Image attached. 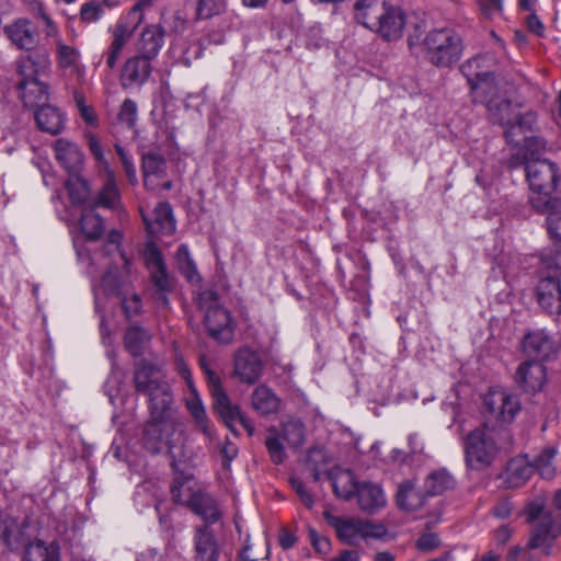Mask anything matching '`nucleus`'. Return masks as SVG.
Segmentation results:
<instances>
[{
    "label": "nucleus",
    "instance_id": "nucleus-21",
    "mask_svg": "<svg viewBox=\"0 0 561 561\" xmlns=\"http://www.w3.org/2000/svg\"><path fill=\"white\" fill-rule=\"evenodd\" d=\"M534 473L533 462L526 455L512 458L502 474L503 483L511 489L524 486Z\"/></svg>",
    "mask_w": 561,
    "mask_h": 561
},
{
    "label": "nucleus",
    "instance_id": "nucleus-57",
    "mask_svg": "<svg viewBox=\"0 0 561 561\" xmlns=\"http://www.w3.org/2000/svg\"><path fill=\"white\" fill-rule=\"evenodd\" d=\"M85 137H87V141H88L89 150L91 151V153L95 158V160L103 164V169L105 170V163H107V161L105 160L100 140L91 131L87 133Z\"/></svg>",
    "mask_w": 561,
    "mask_h": 561
},
{
    "label": "nucleus",
    "instance_id": "nucleus-55",
    "mask_svg": "<svg viewBox=\"0 0 561 561\" xmlns=\"http://www.w3.org/2000/svg\"><path fill=\"white\" fill-rule=\"evenodd\" d=\"M184 254L186 256V263L181 268L185 274L186 278L191 282H198L201 279L199 274L197 273L196 266L194 262L188 257V249L186 245L182 244L179 248V255Z\"/></svg>",
    "mask_w": 561,
    "mask_h": 561
},
{
    "label": "nucleus",
    "instance_id": "nucleus-43",
    "mask_svg": "<svg viewBox=\"0 0 561 561\" xmlns=\"http://www.w3.org/2000/svg\"><path fill=\"white\" fill-rule=\"evenodd\" d=\"M557 454L554 448L543 449L533 462L534 471L536 470L543 479H551L554 477L556 469L553 467V458Z\"/></svg>",
    "mask_w": 561,
    "mask_h": 561
},
{
    "label": "nucleus",
    "instance_id": "nucleus-52",
    "mask_svg": "<svg viewBox=\"0 0 561 561\" xmlns=\"http://www.w3.org/2000/svg\"><path fill=\"white\" fill-rule=\"evenodd\" d=\"M115 150L121 159L126 176L131 184H135L137 182V175L131 157H129L124 148L118 144L115 145Z\"/></svg>",
    "mask_w": 561,
    "mask_h": 561
},
{
    "label": "nucleus",
    "instance_id": "nucleus-28",
    "mask_svg": "<svg viewBox=\"0 0 561 561\" xmlns=\"http://www.w3.org/2000/svg\"><path fill=\"white\" fill-rule=\"evenodd\" d=\"M35 121L41 130L50 135H58L64 129V117L55 106L44 103L35 107Z\"/></svg>",
    "mask_w": 561,
    "mask_h": 561
},
{
    "label": "nucleus",
    "instance_id": "nucleus-62",
    "mask_svg": "<svg viewBox=\"0 0 561 561\" xmlns=\"http://www.w3.org/2000/svg\"><path fill=\"white\" fill-rule=\"evenodd\" d=\"M311 542L313 548L320 553H327L330 549V541L325 537H320L316 533H311Z\"/></svg>",
    "mask_w": 561,
    "mask_h": 561
},
{
    "label": "nucleus",
    "instance_id": "nucleus-12",
    "mask_svg": "<svg viewBox=\"0 0 561 561\" xmlns=\"http://www.w3.org/2000/svg\"><path fill=\"white\" fill-rule=\"evenodd\" d=\"M489 115L493 123L507 126L508 129L504 131V136L508 142L518 144L519 139H514V136L523 133V122L519 116V112L506 99H501L494 104L490 105Z\"/></svg>",
    "mask_w": 561,
    "mask_h": 561
},
{
    "label": "nucleus",
    "instance_id": "nucleus-38",
    "mask_svg": "<svg viewBox=\"0 0 561 561\" xmlns=\"http://www.w3.org/2000/svg\"><path fill=\"white\" fill-rule=\"evenodd\" d=\"M90 208L81 215L80 228L85 238L90 241L99 240L104 232V222L102 217Z\"/></svg>",
    "mask_w": 561,
    "mask_h": 561
},
{
    "label": "nucleus",
    "instance_id": "nucleus-10",
    "mask_svg": "<svg viewBox=\"0 0 561 561\" xmlns=\"http://www.w3.org/2000/svg\"><path fill=\"white\" fill-rule=\"evenodd\" d=\"M561 535V513L548 512L535 523L527 547L529 549L542 548L549 556L554 539Z\"/></svg>",
    "mask_w": 561,
    "mask_h": 561
},
{
    "label": "nucleus",
    "instance_id": "nucleus-58",
    "mask_svg": "<svg viewBox=\"0 0 561 561\" xmlns=\"http://www.w3.org/2000/svg\"><path fill=\"white\" fill-rule=\"evenodd\" d=\"M30 21L26 19H19L13 24L7 25L4 31L7 35H31L32 32L28 27Z\"/></svg>",
    "mask_w": 561,
    "mask_h": 561
},
{
    "label": "nucleus",
    "instance_id": "nucleus-3",
    "mask_svg": "<svg viewBox=\"0 0 561 561\" xmlns=\"http://www.w3.org/2000/svg\"><path fill=\"white\" fill-rule=\"evenodd\" d=\"M513 444V434L507 426L485 421L466 437V462L473 470H483L493 463L500 451L511 450Z\"/></svg>",
    "mask_w": 561,
    "mask_h": 561
},
{
    "label": "nucleus",
    "instance_id": "nucleus-24",
    "mask_svg": "<svg viewBox=\"0 0 561 561\" xmlns=\"http://www.w3.org/2000/svg\"><path fill=\"white\" fill-rule=\"evenodd\" d=\"M356 495L359 508L367 514H375L387 504L382 489L375 483L359 484Z\"/></svg>",
    "mask_w": 561,
    "mask_h": 561
},
{
    "label": "nucleus",
    "instance_id": "nucleus-7",
    "mask_svg": "<svg viewBox=\"0 0 561 561\" xmlns=\"http://www.w3.org/2000/svg\"><path fill=\"white\" fill-rule=\"evenodd\" d=\"M486 59L485 56H477L466 61L460 70L467 78L473 101L484 104L489 108L490 105L501 100V98L494 76L489 70H485L482 65Z\"/></svg>",
    "mask_w": 561,
    "mask_h": 561
},
{
    "label": "nucleus",
    "instance_id": "nucleus-35",
    "mask_svg": "<svg viewBox=\"0 0 561 561\" xmlns=\"http://www.w3.org/2000/svg\"><path fill=\"white\" fill-rule=\"evenodd\" d=\"M58 65L60 68L70 69L71 75H75L79 81L83 80L85 69L80 62L79 51L67 45L58 46Z\"/></svg>",
    "mask_w": 561,
    "mask_h": 561
},
{
    "label": "nucleus",
    "instance_id": "nucleus-30",
    "mask_svg": "<svg viewBox=\"0 0 561 561\" xmlns=\"http://www.w3.org/2000/svg\"><path fill=\"white\" fill-rule=\"evenodd\" d=\"M188 508L201 516L207 524H214L221 517L216 500L210 494L201 490H198L193 502L191 501Z\"/></svg>",
    "mask_w": 561,
    "mask_h": 561
},
{
    "label": "nucleus",
    "instance_id": "nucleus-56",
    "mask_svg": "<svg viewBox=\"0 0 561 561\" xmlns=\"http://www.w3.org/2000/svg\"><path fill=\"white\" fill-rule=\"evenodd\" d=\"M198 306L204 310L205 314L210 309H215V306H219L217 293L213 289H205L201 291L198 295Z\"/></svg>",
    "mask_w": 561,
    "mask_h": 561
},
{
    "label": "nucleus",
    "instance_id": "nucleus-36",
    "mask_svg": "<svg viewBox=\"0 0 561 561\" xmlns=\"http://www.w3.org/2000/svg\"><path fill=\"white\" fill-rule=\"evenodd\" d=\"M455 480L445 469L431 472L424 481V491L426 495L435 496L453 489Z\"/></svg>",
    "mask_w": 561,
    "mask_h": 561
},
{
    "label": "nucleus",
    "instance_id": "nucleus-16",
    "mask_svg": "<svg viewBox=\"0 0 561 561\" xmlns=\"http://www.w3.org/2000/svg\"><path fill=\"white\" fill-rule=\"evenodd\" d=\"M140 211L146 229L151 236L171 234L175 231V220L169 203H158L151 213H145L142 208Z\"/></svg>",
    "mask_w": 561,
    "mask_h": 561
},
{
    "label": "nucleus",
    "instance_id": "nucleus-1",
    "mask_svg": "<svg viewBox=\"0 0 561 561\" xmlns=\"http://www.w3.org/2000/svg\"><path fill=\"white\" fill-rule=\"evenodd\" d=\"M134 386L137 392L148 397L150 419L144 431V440L152 454L168 447L172 465L181 461L176 454L178 443L182 442V423L175 416L174 399L170 385L162 378L160 371L148 363H139L134 373Z\"/></svg>",
    "mask_w": 561,
    "mask_h": 561
},
{
    "label": "nucleus",
    "instance_id": "nucleus-49",
    "mask_svg": "<svg viewBox=\"0 0 561 561\" xmlns=\"http://www.w3.org/2000/svg\"><path fill=\"white\" fill-rule=\"evenodd\" d=\"M122 308L128 319L138 316L142 309V302L139 295L126 293L121 299Z\"/></svg>",
    "mask_w": 561,
    "mask_h": 561
},
{
    "label": "nucleus",
    "instance_id": "nucleus-46",
    "mask_svg": "<svg viewBox=\"0 0 561 561\" xmlns=\"http://www.w3.org/2000/svg\"><path fill=\"white\" fill-rule=\"evenodd\" d=\"M227 9V0H198L196 4V18L207 20L224 13Z\"/></svg>",
    "mask_w": 561,
    "mask_h": 561
},
{
    "label": "nucleus",
    "instance_id": "nucleus-40",
    "mask_svg": "<svg viewBox=\"0 0 561 561\" xmlns=\"http://www.w3.org/2000/svg\"><path fill=\"white\" fill-rule=\"evenodd\" d=\"M282 435L289 447L298 448L306 439L305 425L299 420H289L282 425Z\"/></svg>",
    "mask_w": 561,
    "mask_h": 561
},
{
    "label": "nucleus",
    "instance_id": "nucleus-26",
    "mask_svg": "<svg viewBox=\"0 0 561 561\" xmlns=\"http://www.w3.org/2000/svg\"><path fill=\"white\" fill-rule=\"evenodd\" d=\"M328 477L336 497L347 501L357 493L359 484L351 470L335 467L329 471Z\"/></svg>",
    "mask_w": 561,
    "mask_h": 561
},
{
    "label": "nucleus",
    "instance_id": "nucleus-32",
    "mask_svg": "<svg viewBox=\"0 0 561 561\" xmlns=\"http://www.w3.org/2000/svg\"><path fill=\"white\" fill-rule=\"evenodd\" d=\"M165 161L159 153L149 152L142 157L144 184L149 190H158L157 179L163 178Z\"/></svg>",
    "mask_w": 561,
    "mask_h": 561
},
{
    "label": "nucleus",
    "instance_id": "nucleus-54",
    "mask_svg": "<svg viewBox=\"0 0 561 561\" xmlns=\"http://www.w3.org/2000/svg\"><path fill=\"white\" fill-rule=\"evenodd\" d=\"M102 5L99 2H87L81 7L80 18L84 23H92L100 19Z\"/></svg>",
    "mask_w": 561,
    "mask_h": 561
},
{
    "label": "nucleus",
    "instance_id": "nucleus-34",
    "mask_svg": "<svg viewBox=\"0 0 561 561\" xmlns=\"http://www.w3.org/2000/svg\"><path fill=\"white\" fill-rule=\"evenodd\" d=\"M66 190L73 205H84L91 201L90 184L78 173L69 174V178L66 181Z\"/></svg>",
    "mask_w": 561,
    "mask_h": 561
},
{
    "label": "nucleus",
    "instance_id": "nucleus-27",
    "mask_svg": "<svg viewBox=\"0 0 561 561\" xmlns=\"http://www.w3.org/2000/svg\"><path fill=\"white\" fill-rule=\"evenodd\" d=\"M22 561H60V546L57 541L33 539L25 546Z\"/></svg>",
    "mask_w": 561,
    "mask_h": 561
},
{
    "label": "nucleus",
    "instance_id": "nucleus-31",
    "mask_svg": "<svg viewBox=\"0 0 561 561\" xmlns=\"http://www.w3.org/2000/svg\"><path fill=\"white\" fill-rule=\"evenodd\" d=\"M425 499V494L416 489L412 481L401 483L396 495L398 506L407 512H415L423 507Z\"/></svg>",
    "mask_w": 561,
    "mask_h": 561
},
{
    "label": "nucleus",
    "instance_id": "nucleus-8",
    "mask_svg": "<svg viewBox=\"0 0 561 561\" xmlns=\"http://www.w3.org/2000/svg\"><path fill=\"white\" fill-rule=\"evenodd\" d=\"M329 523L334 528L337 538L351 546H357L362 540L381 539L388 533L383 524L358 517L331 516Z\"/></svg>",
    "mask_w": 561,
    "mask_h": 561
},
{
    "label": "nucleus",
    "instance_id": "nucleus-29",
    "mask_svg": "<svg viewBox=\"0 0 561 561\" xmlns=\"http://www.w3.org/2000/svg\"><path fill=\"white\" fill-rule=\"evenodd\" d=\"M252 408L263 416L275 414L280 409V399L267 386L256 387L251 394Z\"/></svg>",
    "mask_w": 561,
    "mask_h": 561
},
{
    "label": "nucleus",
    "instance_id": "nucleus-4",
    "mask_svg": "<svg viewBox=\"0 0 561 561\" xmlns=\"http://www.w3.org/2000/svg\"><path fill=\"white\" fill-rule=\"evenodd\" d=\"M529 187L528 204L533 210L561 206V172L557 163L547 159H534L525 164Z\"/></svg>",
    "mask_w": 561,
    "mask_h": 561
},
{
    "label": "nucleus",
    "instance_id": "nucleus-39",
    "mask_svg": "<svg viewBox=\"0 0 561 561\" xmlns=\"http://www.w3.org/2000/svg\"><path fill=\"white\" fill-rule=\"evenodd\" d=\"M546 216V227L550 239L561 247V206L547 207L545 210H534Z\"/></svg>",
    "mask_w": 561,
    "mask_h": 561
},
{
    "label": "nucleus",
    "instance_id": "nucleus-64",
    "mask_svg": "<svg viewBox=\"0 0 561 561\" xmlns=\"http://www.w3.org/2000/svg\"><path fill=\"white\" fill-rule=\"evenodd\" d=\"M331 561H359V553L356 550H344Z\"/></svg>",
    "mask_w": 561,
    "mask_h": 561
},
{
    "label": "nucleus",
    "instance_id": "nucleus-51",
    "mask_svg": "<svg viewBox=\"0 0 561 561\" xmlns=\"http://www.w3.org/2000/svg\"><path fill=\"white\" fill-rule=\"evenodd\" d=\"M289 483L299 496L301 503L308 508L312 510L314 506L313 495L307 490L305 483L298 477H290Z\"/></svg>",
    "mask_w": 561,
    "mask_h": 561
},
{
    "label": "nucleus",
    "instance_id": "nucleus-19",
    "mask_svg": "<svg viewBox=\"0 0 561 561\" xmlns=\"http://www.w3.org/2000/svg\"><path fill=\"white\" fill-rule=\"evenodd\" d=\"M514 380L523 391L538 392L546 382V367L540 362L526 360L517 367Z\"/></svg>",
    "mask_w": 561,
    "mask_h": 561
},
{
    "label": "nucleus",
    "instance_id": "nucleus-13",
    "mask_svg": "<svg viewBox=\"0 0 561 561\" xmlns=\"http://www.w3.org/2000/svg\"><path fill=\"white\" fill-rule=\"evenodd\" d=\"M558 350V342L545 330H535L524 336L523 352L533 358L531 360H548L557 354Z\"/></svg>",
    "mask_w": 561,
    "mask_h": 561
},
{
    "label": "nucleus",
    "instance_id": "nucleus-33",
    "mask_svg": "<svg viewBox=\"0 0 561 561\" xmlns=\"http://www.w3.org/2000/svg\"><path fill=\"white\" fill-rule=\"evenodd\" d=\"M186 408L194 419L196 427L208 438H213V426L207 417L204 404L195 389V392H191V398L186 400Z\"/></svg>",
    "mask_w": 561,
    "mask_h": 561
},
{
    "label": "nucleus",
    "instance_id": "nucleus-15",
    "mask_svg": "<svg viewBox=\"0 0 561 561\" xmlns=\"http://www.w3.org/2000/svg\"><path fill=\"white\" fill-rule=\"evenodd\" d=\"M263 370V363L260 355L250 348H241L234 355L233 374L244 383H255Z\"/></svg>",
    "mask_w": 561,
    "mask_h": 561
},
{
    "label": "nucleus",
    "instance_id": "nucleus-42",
    "mask_svg": "<svg viewBox=\"0 0 561 561\" xmlns=\"http://www.w3.org/2000/svg\"><path fill=\"white\" fill-rule=\"evenodd\" d=\"M242 561H257L268 557V545L265 538H257L254 542L247 540L239 553Z\"/></svg>",
    "mask_w": 561,
    "mask_h": 561
},
{
    "label": "nucleus",
    "instance_id": "nucleus-23",
    "mask_svg": "<svg viewBox=\"0 0 561 561\" xmlns=\"http://www.w3.org/2000/svg\"><path fill=\"white\" fill-rule=\"evenodd\" d=\"M104 174V184L95 197L91 199L89 205L92 208L102 207L106 209H116L121 205V193L116 182L115 173L110 168L108 163H105Z\"/></svg>",
    "mask_w": 561,
    "mask_h": 561
},
{
    "label": "nucleus",
    "instance_id": "nucleus-14",
    "mask_svg": "<svg viewBox=\"0 0 561 561\" xmlns=\"http://www.w3.org/2000/svg\"><path fill=\"white\" fill-rule=\"evenodd\" d=\"M209 374V391L214 399V409L220 415L227 427L233 430L234 423L241 417L240 408L231 402L222 388L220 378L215 374Z\"/></svg>",
    "mask_w": 561,
    "mask_h": 561
},
{
    "label": "nucleus",
    "instance_id": "nucleus-53",
    "mask_svg": "<svg viewBox=\"0 0 561 561\" xmlns=\"http://www.w3.org/2000/svg\"><path fill=\"white\" fill-rule=\"evenodd\" d=\"M440 546V539L439 537L434 533H425L422 534L416 542L415 547L421 552H430L433 551Z\"/></svg>",
    "mask_w": 561,
    "mask_h": 561
},
{
    "label": "nucleus",
    "instance_id": "nucleus-9",
    "mask_svg": "<svg viewBox=\"0 0 561 561\" xmlns=\"http://www.w3.org/2000/svg\"><path fill=\"white\" fill-rule=\"evenodd\" d=\"M485 417L490 424L491 420L499 422V425L511 424L522 410L520 400L517 396L505 390H491L483 399Z\"/></svg>",
    "mask_w": 561,
    "mask_h": 561
},
{
    "label": "nucleus",
    "instance_id": "nucleus-50",
    "mask_svg": "<svg viewBox=\"0 0 561 561\" xmlns=\"http://www.w3.org/2000/svg\"><path fill=\"white\" fill-rule=\"evenodd\" d=\"M118 119L127 127L131 128L135 126L137 121V104L130 99H126L121 105L118 113Z\"/></svg>",
    "mask_w": 561,
    "mask_h": 561
},
{
    "label": "nucleus",
    "instance_id": "nucleus-44",
    "mask_svg": "<svg viewBox=\"0 0 561 561\" xmlns=\"http://www.w3.org/2000/svg\"><path fill=\"white\" fill-rule=\"evenodd\" d=\"M198 490H194L192 481L188 479L175 480L172 488L171 494L176 503L190 507L191 501L195 499Z\"/></svg>",
    "mask_w": 561,
    "mask_h": 561
},
{
    "label": "nucleus",
    "instance_id": "nucleus-18",
    "mask_svg": "<svg viewBox=\"0 0 561 561\" xmlns=\"http://www.w3.org/2000/svg\"><path fill=\"white\" fill-rule=\"evenodd\" d=\"M537 300L549 314H561V280L556 274L539 279Z\"/></svg>",
    "mask_w": 561,
    "mask_h": 561
},
{
    "label": "nucleus",
    "instance_id": "nucleus-22",
    "mask_svg": "<svg viewBox=\"0 0 561 561\" xmlns=\"http://www.w3.org/2000/svg\"><path fill=\"white\" fill-rule=\"evenodd\" d=\"M53 148L56 160L69 174L79 173L83 167L84 158L77 144L66 138H58Z\"/></svg>",
    "mask_w": 561,
    "mask_h": 561
},
{
    "label": "nucleus",
    "instance_id": "nucleus-25",
    "mask_svg": "<svg viewBox=\"0 0 561 561\" xmlns=\"http://www.w3.org/2000/svg\"><path fill=\"white\" fill-rule=\"evenodd\" d=\"M150 61L141 57L134 56L129 58L122 70V84L125 88L141 85L145 83L151 73Z\"/></svg>",
    "mask_w": 561,
    "mask_h": 561
},
{
    "label": "nucleus",
    "instance_id": "nucleus-47",
    "mask_svg": "<svg viewBox=\"0 0 561 561\" xmlns=\"http://www.w3.org/2000/svg\"><path fill=\"white\" fill-rule=\"evenodd\" d=\"M123 236L118 230H113L108 233L106 248L107 253H117L121 261L124 264V270L126 274L130 273L131 260L128 255L122 250L121 242Z\"/></svg>",
    "mask_w": 561,
    "mask_h": 561
},
{
    "label": "nucleus",
    "instance_id": "nucleus-6",
    "mask_svg": "<svg viewBox=\"0 0 561 561\" xmlns=\"http://www.w3.org/2000/svg\"><path fill=\"white\" fill-rule=\"evenodd\" d=\"M409 46L437 67L456 62L462 53L461 37H410Z\"/></svg>",
    "mask_w": 561,
    "mask_h": 561
},
{
    "label": "nucleus",
    "instance_id": "nucleus-11",
    "mask_svg": "<svg viewBox=\"0 0 561 561\" xmlns=\"http://www.w3.org/2000/svg\"><path fill=\"white\" fill-rule=\"evenodd\" d=\"M161 38L162 37H115L106 59L108 68H114L122 49L127 44V39H133L131 44L135 48L136 57L151 61L158 56L162 47Z\"/></svg>",
    "mask_w": 561,
    "mask_h": 561
},
{
    "label": "nucleus",
    "instance_id": "nucleus-5",
    "mask_svg": "<svg viewBox=\"0 0 561 561\" xmlns=\"http://www.w3.org/2000/svg\"><path fill=\"white\" fill-rule=\"evenodd\" d=\"M354 11L358 23L381 35L401 33L405 24L403 11L386 0H357Z\"/></svg>",
    "mask_w": 561,
    "mask_h": 561
},
{
    "label": "nucleus",
    "instance_id": "nucleus-41",
    "mask_svg": "<svg viewBox=\"0 0 561 561\" xmlns=\"http://www.w3.org/2000/svg\"><path fill=\"white\" fill-rule=\"evenodd\" d=\"M265 447L268 456L275 465H280L286 459V451L280 442L279 434L276 427H270L265 438Z\"/></svg>",
    "mask_w": 561,
    "mask_h": 561
},
{
    "label": "nucleus",
    "instance_id": "nucleus-2",
    "mask_svg": "<svg viewBox=\"0 0 561 561\" xmlns=\"http://www.w3.org/2000/svg\"><path fill=\"white\" fill-rule=\"evenodd\" d=\"M12 43L27 51L19 61L21 98L25 106L35 108L48 101V85L37 79L49 70L50 60L46 48L36 47L35 37H11Z\"/></svg>",
    "mask_w": 561,
    "mask_h": 561
},
{
    "label": "nucleus",
    "instance_id": "nucleus-61",
    "mask_svg": "<svg viewBox=\"0 0 561 561\" xmlns=\"http://www.w3.org/2000/svg\"><path fill=\"white\" fill-rule=\"evenodd\" d=\"M179 374L183 377L185 380L190 392H195V386L193 382L191 370L188 369L187 365L184 363L182 358H180L176 363Z\"/></svg>",
    "mask_w": 561,
    "mask_h": 561
},
{
    "label": "nucleus",
    "instance_id": "nucleus-37",
    "mask_svg": "<svg viewBox=\"0 0 561 561\" xmlns=\"http://www.w3.org/2000/svg\"><path fill=\"white\" fill-rule=\"evenodd\" d=\"M149 267L151 270V279L157 290L172 291V279L169 277L163 260L158 251L151 253Z\"/></svg>",
    "mask_w": 561,
    "mask_h": 561
},
{
    "label": "nucleus",
    "instance_id": "nucleus-60",
    "mask_svg": "<svg viewBox=\"0 0 561 561\" xmlns=\"http://www.w3.org/2000/svg\"><path fill=\"white\" fill-rule=\"evenodd\" d=\"M526 24H527V28L530 33L535 34V35H541L542 32H543V24L542 22L539 20V18L534 13V12H530L527 18H526Z\"/></svg>",
    "mask_w": 561,
    "mask_h": 561
},
{
    "label": "nucleus",
    "instance_id": "nucleus-59",
    "mask_svg": "<svg viewBox=\"0 0 561 561\" xmlns=\"http://www.w3.org/2000/svg\"><path fill=\"white\" fill-rule=\"evenodd\" d=\"M548 512L549 511H546L540 502L529 503L525 508L526 519L528 523H536L541 518L542 514Z\"/></svg>",
    "mask_w": 561,
    "mask_h": 561
},
{
    "label": "nucleus",
    "instance_id": "nucleus-20",
    "mask_svg": "<svg viewBox=\"0 0 561 561\" xmlns=\"http://www.w3.org/2000/svg\"><path fill=\"white\" fill-rule=\"evenodd\" d=\"M194 553L195 561L219 560L220 546L214 531L208 526H201L195 529Z\"/></svg>",
    "mask_w": 561,
    "mask_h": 561
},
{
    "label": "nucleus",
    "instance_id": "nucleus-48",
    "mask_svg": "<svg viewBox=\"0 0 561 561\" xmlns=\"http://www.w3.org/2000/svg\"><path fill=\"white\" fill-rule=\"evenodd\" d=\"M152 1L153 0H141L128 12L126 16V28L124 32L133 34L137 31V27L144 18V8L151 5Z\"/></svg>",
    "mask_w": 561,
    "mask_h": 561
},
{
    "label": "nucleus",
    "instance_id": "nucleus-17",
    "mask_svg": "<svg viewBox=\"0 0 561 561\" xmlns=\"http://www.w3.org/2000/svg\"><path fill=\"white\" fill-rule=\"evenodd\" d=\"M205 325L210 336L219 343L229 344L234 336L232 318L221 306H215L205 314Z\"/></svg>",
    "mask_w": 561,
    "mask_h": 561
},
{
    "label": "nucleus",
    "instance_id": "nucleus-63",
    "mask_svg": "<svg viewBox=\"0 0 561 561\" xmlns=\"http://www.w3.org/2000/svg\"><path fill=\"white\" fill-rule=\"evenodd\" d=\"M493 515L500 518H506L512 512V504L508 501H502L493 507Z\"/></svg>",
    "mask_w": 561,
    "mask_h": 561
},
{
    "label": "nucleus",
    "instance_id": "nucleus-45",
    "mask_svg": "<svg viewBox=\"0 0 561 561\" xmlns=\"http://www.w3.org/2000/svg\"><path fill=\"white\" fill-rule=\"evenodd\" d=\"M148 340L149 335L144 329L139 327H131L125 333V347L133 356H138L144 343Z\"/></svg>",
    "mask_w": 561,
    "mask_h": 561
}]
</instances>
